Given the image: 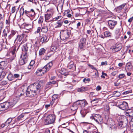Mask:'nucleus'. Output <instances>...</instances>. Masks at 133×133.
I'll list each match as a JSON object with an SVG mask.
<instances>
[{"label": "nucleus", "instance_id": "f257e3e1", "mask_svg": "<svg viewBox=\"0 0 133 133\" xmlns=\"http://www.w3.org/2000/svg\"><path fill=\"white\" fill-rule=\"evenodd\" d=\"M43 82L41 80L38 82H36L30 85L28 88L37 94L39 92L40 90L43 85Z\"/></svg>", "mask_w": 133, "mask_h": 133}, {"label": "nucleus", "instance_id": "f03ea898", "mask_svg": "<svg viewBox=\"0 0 133 133\" xmlns=\"http://www.w3.org/2000/svg\"><path fill=\"white\" fill-rule=\"evenodd\" d=\"M24 13L29 18L34 17L35 16V12L34 10L32 9H31L29 11L25 10L24 11L23 8H21L20 10V15H23Z\"/></svg>", "mask_w": 133, "mask_h": 133}, {"label": "nucleus", "instance_id": "7ed1b4c3", "mask_svg": "<svg viewBox=\"0 0 133 133\" xmlns=\"http://www.w3.org/2000/svg\"><path fill=\"white\" fill-rule=\"evenodd\" d=\"M71 32L70 30L68 29L61 30L60 35L61 39L64 40L68 38L70 35Z\"/></svg>", "mask_w": 133, "mask_h": 133}, {"label": "nucleus", "instance_id": "20e7f679", "mask_svg": "<svg viewBox=\"0 0 133 133\" xmlns=\"http://www.w3.org/2000/svg\"><path fill=\"white\" fill-rule=\"evenodd\" d=\"M27 35L24 34H22L21 35H17V36L15 40V42L17 43V41H18L19 42L22 41V42L20 44H21L22 43H24L25 42L27 41L26 38Z\"/></svg>", "mask_w": 133, "mask_h": 133}, {"label": "nucleus", "instance_id": "39448f33", "mask_svg": "<svg viewBox=\"0 0 133 133\" xmlns=\"http://www.w3.org/2000/svg\"><path fill=\"white\" fill-rule=\"evenodd\" d=\"M56 116L53 115H50L48 116L45 120V125H48L53 123L55 120Z\"/></svg>", "mask_w": 133, "mask_h": 133}, {"label": "nucleus", "instance_id": "423d86ee", "mask_svg": "<svg viewBox=\"0 0 133 133\" xmlns=\"http://www.w3.org/2000/svg\"><path fill=\"white\" fill-rule=\"evenodd\" d=\"M90 118L94 120L96 123L99 124H101L103 122V119L101 116L99 114H96L94 116L90 117Z\"/></svg>", "mask_w": 133, "mask_h": 133}, {"label": "nucleus", "instance_id": "0eeeda50", "mask_svg": "<svg viewBox=\"0 0 133 133\" xmlns=\"http://www.w3.org/2000/svg\"><path fill=\"white\" fill-rule=\"evenodd\" d=\"M28 55H23L22 57V55L20 59L19 63L21 65H23L26 63L28 60Z\"/></svg>", "mask_w": 133, "mask_h": 133}, {"label": "nucleus", "instance_id": "6e6552de", "mask_svg": "<svg viewBox=\"0 0 133 133\" xmlns=\"http://www.w3.org/2000/svg\"><path fill=\"white\" fill-rule=\"evenodd\" d=\"M30 44L29 43H27L24 44L22 47V54L23 55H28L27 51L29 47L30 46Z\"/></svg>", "mask_w": 133, "mask_h": 133}, {"label": "nucleus", "instance_id": "1a4fd4ad", "mask_svg": "<svg viewBox=\"0 0 133 133\" xmlns=\"http://www.w3.org/2000/svg\"><path fill=\"white\" fill-rule=\"evenodd\" d=\"M108 23L109 28L111 30H113L117 24V22L113 20H110L108 21Z\"/></svg>", "mask_w": 133, "mask_h": 133}, {"label": "nucleus", "instance_id": "9d476101", "mask_svg": "<svg viewBox=\"0 0 133 133\" xmlns=\"http://www.w3.org/2000/svg\"><path fill=\"white\" fill-rule=\"evenodd\" d=\"M53 64L51 62H49L42 69H41L42 70V72H44V74L48 71L52 66Z\"/></svg>", "mask_w": 133, "mask_h": 133}, {"label": "nucleus", "instance_id": "9b49d317", "mask_svg": "<svg viewBox=\"0 0 133 133\" xmlns=\"http://www.w3.org/2000/svg\"><path fill=\"white\" fill-rule=\"evenodd\" d=\"M54 12L52 9L48 10L46 11L47 13L45 15V20H48L51 18V16H52Z\"/></svg>", "mask_w": 133, "mask_h": 133}, {"label": "nucleus", "instance_id": "f8f14e48", "mask_svg": "<svg viewBox=\"0 0 133 133\" xmlns=\"http://www.w3.org/2000/svg\"><path fill=\"white\" fill-rule=\"evenodd\" d=\"M78 107L83 108L87 104L86 101L84 100H78L76 102Z\"/></svg>", "mask_w": 133, "mask_h": 133}, {"label": "nucleus", "instance_id": "ddd939ff", "mask_svg": "<svg viewBox=\"0 0 133 133\" xmlns=\"http://www.w3.org/2000/svg\"><path fill=\"white\" fill-rule=\"evenodd\" d=\"M26 94L28 97H33L36 95L37 94L36 92L32 91L31 90L28 88L27 89L26 91Z\"/></svg>", "mask_w": 133, "mask_h": 133}, {"label": "nucleus", "instance_id": "4468645a", "mask_svg": "<svg viewBox=\"0 0 133 133\" xmlns=\"http://www.w3.org/2000/svg\"><path fill=\"white\" fill-rule=\"evenodd\" d=\"M118 107L119 108L122 110H125L128 108V104L126 102H123L118 105Z\"/></svg>", "mask_w": 133, "mask_h": 133}, {"label": "nucleus", "instance_id": "2eb2a0df", "mask_svg": "<svg viewBox=\"0 0 133 133\" xmlns=\"http://www.w3.org/2000/svg\"><path fill=\"white\" fill-rule=\"evenodd\" d=\"M24 90L22 88H19L16 92V94L17 97H19L24 94Z\"/></svg>", "mask_w": 133, "mask_h": 133}, {"label": "nucleus", "instance_id": "dca6fc26", "mask_svg": "<svg viewBox=\"0 0 133 133\" xmlns=\"http://www.w3.org/2000/svg\"><path fill=\"white\" fill-rule=\"evenodd\" d=\"M7 67L6 62L3 61L0 62V70L2 71L5 70Z\"/></svg>", "mask_w": 133, "mask_h": 133}, {"label": "nucleus", "instance_id": "f3484780", "mask_svg": "<svg viewBox=\"0 0 133 133\" xmlns=\"http://www.w3.org/2000/svg\"><path fill=\"white\" fill-rule=\"evenodd\" d=\"M125 115L129 116L130 119L133 118V110H129L125 112Z\"/></svg>", "mask_w": 133, "mask_h": 133}, {"label": "nucleus", "instance_id": "a211bd4d", "mask_svg": "<svg viewBox=\"0 0 133 133\" xmlns=\"http://www.w3.org/2000/svg\"><path fill=\"white\" fill-rule=\"evenodd\" d=\"M49 40L48 37L45 35H43L41 38L40 41L42 43H45L47 42Z\"/></svg>", "mask_w": 133, "mask_h": 133}, {"label": "nucleus", "instance_id": "6ab92c4d", "mask_svg": "<svg viewBox=\"0 0 133 133\" xmlns=\"http://www.w3.org/2000/svg\"><path fill=\"white\" fill-rule=\"evenodd\" d=\"M121 48V46H118V45H117L112 46L111 49L112 50L113 52H115L120 50Z\"/></svg>", "mask_w": 133, "mask_h": 133}, {"label": "nucleus", "instance_id": "aec40b11", "mask_svg": "<svg viewBox=\"0 0 133 133\" xmlns=\"http://www.w3.org/2000/svg\"><path fill=\"white\" fill-rule=\"evenodd\" d=\"M132 68V66L130 62L127 63L125 68V70L127 72L128 71H131Z\"/></svg>", "mask_w": 133, "mask_h": 133}, {"label": "nucleus", "instance_id": "412c9836", "mask_svg": "<svg viewBox=\"0 0 133 133\" xmlns=\"http://www.w3.org/2000/svg\"><path fill=\"white\" fill-rule=\"evenodd\" d=\"M99 101V98H96L94 99H92V100L91 101V103L92 105L95 106L97 105L96 104H97Z\"/></svg>", "mask_w": 133, "mask_h": 133}, {"label": "nucleus", "instance_id": "4be33fe9", "mask_svg": "<svg viewBox=\"0 0 133 133\" xmlns=\"http://www.w3.org/2000/svg\"><path fill=\"white\" fill-rule=\"evenodd\" d=\"M78 108V106L75 102L70 107V109L71 110L73 111H75L77 110Z\"/></svg>", "mask_w": 133, "mask_h": 133}, {"label": "nucleus", "instance_id": "5701e85b", "mask_svg": "<svg viewBox=\"0 0 133 133\" xmlns=\"http://www.w3.org/2000/svg\"><path fill=\"white\" fill-rule=\"evenodd\" d=\"M126 3H124L117 7L116 9V11L119 13L120 12L122 8L125 6Z\"/></svg>", "mask_w": 133, "mask_h": 133}, {"label": "nucleus", "instance_id": "b1692460", "mask_svg": "<svg viewBox=\"0 0 133 133\" xmlns=\"http://www.w3.org/2000/svg\"><path fill=\"white\" fill-rule=\"evenodd\" d=\"M63 21L62 20H59L56 23L55 25H56L55 28H59L62 25Z\"/></svg>", "mask_w": 133, "mask_h": 133}, {"label": "nucleus", "instance_id": "393cba45", "mask_svg": "<svg viewBox=\"0 0 133 133\" xmlns=\"http://www.w3.org/2000/svg\"><path fill=\"white\" fill-rule=\"evenodd\" d=\"M11 34L8 36V38L9 39H10L11 38L13 37L15 35L18 34L17 32L16 31L14 30H12L11 31Z\"/></svg>", "mask_w": 133, "mask_h": 133}, {"label": "nucleus", "instance_id": "a878e982", "mask_svg": "<svg viewBox=\"0 0 133 133\" xmlns=\"http://www.w3.org/2000/svg\"><path fill=\"white\" fill-rule=\"evenodd\" d=\"M42 70L41 69H38L36 71V73L38 76H42L44 74V72H42Z\"/></svg>", "mask_w": 133, "mask_h": 133}, {"label": "nucleus", "instance_id": "bb28decb", "mask_svg": "<svg viewBox=\"0 0 133 133\" xmlns=\"http://www.w3.org/2000/svg\"><path fill=\"white\" fill-rule=\"evenodd\" d=\"M10 31V30L9 29H4L2 33V36L5 38L7 36V34L9 33Z\"/></svg>", "mask_w": 133, "mask_h": 133}, {"label": "nucleus", "instance_id": "cd10ccee", "mask_svg": "<svg viewBox=\"0 0 133 133\" xmlns=\"http://www.w3.org/2000/svg\"><path fill=\"white\" fill-rule=\"evenodd\" d=\"M104 35L105 37H110L112 36V34L109 31H105L104 33Z\"/></svg>", "mask_w": 133, "mask_h": 133}, {"label": "nucleus", "instance_id": "c85d7f7f", "mask_svg": "<svg viewBox=\"0 0 133 133\" xmlns=\"http://www.w3.org/2000/svg\"><path fill=\"white\" fill-rule=\"evenodd\" d=\"M63 4L60 3H59L58 4L57 6V9L58 11V12H62V10L63 9Z\"/></svg>", "mask_w": 133, "mask_h": 133}, {"label": "nucleus", "instance_id": "c756f323", "mask_svg": "<svg viewBox=\"0 0 133 133\" xmlns=\"http://www.w3.org/2000/svg\"><path fill=\"white\" fill-rule=\"evenodd\" d=\"M70 10H66L64 12V15L69 17H70L72 16L70 14Z\"/></svg>", "mask_w": 133, "mask_h": 133}, {"label": "nucleus", "instance_id": "7c9ffc66", "mask_svg": "<svg viewBox=\"0 0 133 133\" xmlns=\"http://www.w3.org/2000/svg\"><path fill=\"white\" fill-rule=\"evenodd\" d=\"M48 30V28L47 26H45L43 27L41 29V31L43 32L46 33Z\"/></svg>", "mask_w": 133, "mask_h": 133}, {"label": "nucleus", "instance_id": "2f4dec72", "mask_svg": "<svg viewBox=\"0 0 133 133\" xmlns=\"http://www.w3.org/2000/svg\"><path fill=\"white\" fill-rule=\"evenodd\" d=\"M118 127L119 128H123L125 127V125L124 124V122L122 121H120L118 123Z\"/></svg>", "mask_w": 133, "mask_h": 133}, {"label": "nucleus", "instance_id": "473e14b6", "mask_svg": "<svg viewBox=\"0 0 133 133\" xmlns=\"http://www.w3.org/2000/svg\"><path fill=\"white\" fill-rule=\"evenodd\" d=\"M46 50L44 48L41 49L39 51V55H43L45 52Z\"/></svg>", "mask_w": 133, "mask_h": 133}, {"label": "nucleus", "instance_id": "72a5a7b5", "mask_svg": "<svg viewBox=\"0 0 133 133\" xmlns=\"http://www.w3.org/2000/svg\"><path fill=\"white\" fill-rule=\"evenodd\" d=\"M112 94L114 95V96L116 97H118L119 96L121 95L120 92H118L116 91H114L112 92Z\"/></svg>", "mask_w": 133, "mask_h": 133}, {"label": "nucleus", "instance_id": "f704fd0d", "mask_svg": "<svg viewBox=\"0 0 133 133\" xmlns=\"http://www.w3.org/2000/svg\"><path fill=\"white\" fill-rule=\"evenodd\" d=\"M8 79L10 81H11L14 79V78L12 75L11 74H9L7 77Z\"/></svg>", "mask_w": 133, "mask_h": 133}, {"label": "nucleus", "instance_id": "c9c22d12", "mask_svg": "<svg viewBox=\"0 0 133 133\" xmlns=\"http://www.w3.org/2000/svg\"><path fill=\"white\" fill-rule=\"evenodd\" d=\"M85 45L79 43L78 45V48L79 49L82 50L85 47Z\"/></svg>", "mask_w": 133, "mask_h": 133}, {"label": "nucleus", "instance_id": "e433bc0d", "mask_svg": "<svg viewBox=\"0 0 133 133\" xmlns=\"http://www.w3.org/2000/svg\"><path fill=\"white\" fill-rule=\"evenodd\" d=\"M80 113L82 117H84L87 114V113L86 112V111L84 109L81 110L80 111Z\"/></svg>", "mask_w": 133, "mask_h": 133}, {"label": "nucleus", "instance_id": "4c0bfd02", "mask_svg": "<svg viewBox=\"0 0 133 133\" xmlns=\"http://www.w3.org/2000/svg\"><path fill=\"white\" fill-rule=\"evenodd\" d=\"M87 90V88H86L82 87L81 88H79L78 90V91L79 92H82L85 91Z\"/></svg>", "mask_w": 133, "mask_h": 133}, {"label": "nucleus", "instance_id": "58836bf2", "mask_svg": "<svg viewBox=\"0 0 133 133\" xmlns=\"http://www.w3.org/2000/svg\"><path fill=\"white\" fill-rule=\"evenodd\" d=\"M86 39L84 38H82L81 39L79 43L85 45Z\"/></svg>", "mask_w": 133, "mask_h": 133}, {"label": "nucleus", "instance_id": "ea45409f", "mask_svg": "<svg viewBox=\"0 0 133 133\" xmlns=\"http://www.w3.org/2000/svg\"><path fill=\"white\" fill-rule=\"evenodd\" d=\"M86 39L84 38H82L81 39L79 43L85 45Z\"/></svg>", "mask_w": 133, "mask_h": 133}, {"label": "nucleus", "instance_id": "a19ab883", "mask_svg": "<svg viewBox=\"0 0 133 133\" xmlns=\"http://www.w3.org/2000/svg\"><path fill=\"white\" fill-rule=\"evenodd\" d=\"M91 109V107H88V108H85L84 109V110L86 111V112L87 113L90 112Z\"/></svg>", "mask_w": 133, "mask_h": 133}, {"label": "nucleus", "instance_id": "79ce46f5", "mask_svg": "<svg viewBox=\"0 0 133 133\" xmlns=\"http://www.w3.org/2000/svg\"><path fill=\"white\" fill-rule=\"evenodd\" d=\"M58 95L57 94H54V95L52 97V101L56 99L58 97Z\"/></svg>", "mask_w": 133, "mask_h": 133}, {"label": "nucleus", "instance_id": "37998d69", "mask_svg": "<svg viewBox=\"0 0 133 133\" xmlns=\"http://www.w3.org/2000/svg\"><path fill=\"white\" fill-rule=\"evenodd\" d=\"M112 122L114 123V122L113 121H112ZM111 125V126L110 127V128H111L112 129H114L115 130L116 128V126L114 124H112V125Z\"/></svg>", "mask_w": 133, "mask_h": 133}, {"label": "nucleus", "instance_id": "c03bdc74", "mask_svg": "<svg viewBox=\"0 0 133 133\" xmlns=\"http://www.w3.org/2000/svg\"><path fill=\"white\" fill-rule=\"evenodd\" d=\"M4 103L5 105V109H7L9 106V103L8 102H4Z\"/></svg>", "mask_w": 133, "mask_h": 133}, {"label": "nucleus", "instance_id": "a18cd8bd", "mask_svg": "<svg viewBox=\"0 0 133 133\" xmlns=\"http://www.w3.org/2000/svg\"><path fill=\"white\" fill-rule=\"evenodd\" d=\"M43 21V18L41 17H40L39 18V20L38 21V23L39 24H42V23Z\"/></svg>", "mask_w": 133, "mask_h": 133}, {"label": "nucleus", "instance_id": "49530a36", "mask_svg": "<svg viewBox=\"0 0 133 133\" xmlns=\"http://www.w3.org/2000/svg\"><path fill=\"white\" fill-rule=\"evenodd\" d=\"M5 109V105L4 103L0 104V109Z\"/></svg>", "mask_w": 133, "mask_h": 133}, {"label": "nucleus", "instance_id": "de8ad7c7", "mask_svg": "<svg viewBox=\"0 0 133 133\" xmlns=\"http://www.w3.org/2000/svg\"><path fill=\"white\" fill-rule=\"evenodd\" d=\"M50 49L52 51H54L56 50L57 48L55 46H51Z\"/></svg>", "mask_w": 133, "mask_h": 133}, {"label": "nucleus", "instance_id": "09e8293b", "mask_svg": "<svg viewBox=\"0 0 133 133\" xmlns=\"http://www.w3.org/2000/svg\"><path fill=\"white\" fill-rule=\"evenodd\" d=\"M24 116V113H22L19 116L17 117V119L19 120H20Z\"/></svg>", "mask_w": 133, "mask_h": 133}, {"label": "nucleus", "instance_id": "8fccbe9b", "mask_svg": "<svg viewBox=\"0 0 133 133\" xmlns=\"http://www.w3.org/2000/svg\"><path fill=\"white\" fill-rule=\"evenodd\" d=\"M5 75L4 72L3 71H2L1 74H0V78L3 77Z\"/></svg>", "mask_w": 133, "mask_h": 133}, {"label": "nucleus", "instance_id": "3c124183", "mask_svg": "<svg viewBox=\"0 0 133 133\" xmlns=\"http://www.w3.org/2000/svg\"><path fill=\"white\" fill-rule=\"evenodd\" d=\"M125 76V75L124 74H120L119 76L118 77L119 79H122L124 78Z\"/></svg>", "mask_w": 133, "mask_h": 133}, {"label": "nucleus", "instance_id": "603ef678", "mask_svg": "<svg viewBox=\"0 0 133 133\" xmlns=\"http://www.w3.org/2000/svg\"><path fill=\"white\" fill-rule=\"evenodd\" d=\"M12 120V118H10L8 119L6 122V123H8V124H9L11 122Z\"/></svg>", "mask_w": 133, "mask_h": 133}, {"label": "nucleus", "instance_id": "864d4df0", "mask_svg": "<svg viewBox=\"0 0 133 133\" xmlns=\"http://www.w3.org/2000/svg\"><path fill=\"white\" fill-rule=\"evenodd\" d=\"M7 81H3L1 83V84L2 85H5L7 83Z\"/></svg>", "mask_w": 133, "mask_h": 133}, {"label": "nucleus", "instance_id": "5fc2aeb1", "mask_svg": "<svg viewBox=\"0 0 133 133\" xmlns=\"http://www.w3.org/2000/svg\"><path fill=\"white\" fill-rule=\"evenodd\" d=\"M3 27V24L2 23H0V35H1L2 29Z\"/></svg>", "mask_w": 133, "mask_h": 133}, {"label": "nucleus", "instance_id": "6e6d98bb", "mask_svg": "<svg viewBox=\"0 0 133 133\" xmlns=\"http://www.w3.org/2000/svg\"><path fill=\"white\" fill-rule=\"evenodd\" d=\"M132 92L131 90H130L129 91H126L124 92L123 94L124 95H126L127 94H128L129 93H130Z\"/></svg>", "mask_w": 133, "mask_h": 133}, {"label": "nucleus", "instance_id": "4d7b16f0", "mask_svg": "<svg viewBox=\"0 0 133 133\" xmlns=\"http://www.w3.org/2000/svg\"><path fill=\"white\" fill-rule=\"evenodd\" d=\"M92 131L88 130V129L87 130H84L83 131V133H91Z\"/></svg>", "mask_w": 133, "mask_h": 133}, {"label": "nucleus", "instance_id": "13d9d810", "mask_svg": "<svg viewBox=\"0 0 133 133\" xmlns=\"http://www.w3.org/2000/svg\"><path fill=\"white\" fill-rule=\"evenodd\" d=\"M20 76V75L19 74H15L13 76V77L14 78V79L15 78H17L19 77Z\"/></svg>", "mask_w": 133, "mask_h": 133}, {"label": "nucleus", "instance_id": "bf43d9fd", "mask_svg": "<svg viewBox=\"0 0 133 133\" xmlns=\"http://www.w3.org/2000/svg\"><path fill=\"white\" fill-rule=\"evenodd\" d=\"M35 63V62L34 61H31L30 63V66H32Z\"/></svg>", "mask_w": 133, "mask_h": 133}, {"label": "nucleus", "instance_id": "052dcab7", "mask_svg": "<svg viewBox=\"0 0 133 133\" xmlns=\"http://www.w3.org/2000/svg\"><path fill=\"white\" fill-rule=\"evenodd\" d=\"M16 51V48H14V49H13V50L11 52V53L13 55H14Z\"/></svg>", "mask_w": 133, "mask_h": 133}, {"label": "nucleus", "instance_id": "680f3d73", "mask_svg": "<svg viewBox=\"0 0 133 133\" xmlns=\"http://www.w3.org/2000/svg\"><path fill=\"white\" fill-rule=\"evenodd\" d=\"M16 9L15 7L14 6L12 8L11 10V12L12 13H14Z\"/></svg>", "mask_w": 133, "mask_h": 133}, {"label": "nucleus", "instance_id": "e2e57ef3", "mask_svg": "<svg viewBox=\"0 0 133 133\" xmlns=\"http://www.w3.org/2000/svg\"><path fill=\"white\" fill-rule=\"evenodd\" d=\"M52 84V82L50 81L49 82H48L46 84V88H48L49 87L47 86V85H51Z\"/></svg>", "mask_w": 133, "mask_h": 133}, {"label": "nucleus", "instance_id": "0e129e2a", "mask_svg": "<svg viewBox=\"0 0 133 133\" xmlns=\"http://www.w3.org/2000/svg\"><path fill=\"white\" fill-rule=\"evenodd\" d=\"M101 89V87L99 85H98L97 87L96 88V90L97 91L100 90Z\"/></svg>", "mask_w": 133, "mask_h": 133}, {"label": "nucleus", "instance_id": "69168bd1", "mask_svg": "<svg viewBox=\"0 0 133 133\" xmlns=\"http://www.w3.org/2000/svg\"><path fill=\"white\" fill-rule=\"evenodd\" d=\"M41 28L40 27H39L38 28L37 30L36 31V32L37 33H39L41 30Z\"/></svg>", "mask_w": 133, "mask_h": 133}, {"label": "nucleus", "instance_id": "338daca9", "mask_svg": "<svg viewBox=\"0 0 133 133\" xmlns=\"http://www.w3.org/2000/svg\"><path fill=\"white\" fill-rule=\"evenodd\" d=\"M88 65L92 69H96V68L94 67V66L91 64H88Z\"/></svg>", "mask_w": 133, "mask_h": 133}, {"label": "nucleus", "instance_id": "774afa93", "mask_svg": "<svg viewBox=\"0 0 133 133\" xmlns=\"http://www.w3.org/2000/svg\"><path fill=\"white\" fill-rule=\"evenodd\" d=\"M133 20V17H132L128 19V21L129 23H130Z\"/></svg>", "mask_w": 133, "mask_h": 133}]
</instances>
